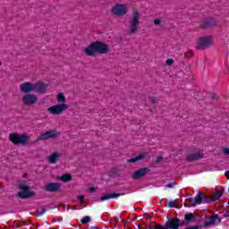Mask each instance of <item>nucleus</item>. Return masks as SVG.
<instances>
[{
    "mask_svg": "<svg viewBox=\"0 0 229 229\" xmlns=\"http://www.w3.org/2000/svg\"><path fill=\"white\" fill-rule=\"evenodd\" d=\"M108 46L101 41H95L87 47L84 50L88 56H94L95 55H106L108 53Z\"/></svg>",
    "mask_w": 229,
    "mask_h": 229,
    "instance_id": "1",
    "label": "nucleus"
},
{
    "mask_svg": "<svg viewBox=\"0 0 229 229\" xmlns=\"http://www.w3.org/2000/svg\"><path fill=\"white\" fill-rule=\"evenodd\" d=\"M56 101L59 105H55L47 108V112L51 115H60L69 108V106L65 104L66 99L64 93L57 94Z\"/></svg>",
    "mask_w": 229,
    "mask_h": 229,
    "instance_id": "2",
    "label": "nucleus"
},
{
    "mask_svg": "<svg viewBox=\"0 0 229 229\" xmlns=\"http://www.w3.org/2000/svg\"><path fill=\"white\" fill-rule=\"evenodd\" d=\"M140 25V13L137 9L132 12V17L130 21V26L127 30V35H135L139 31V26Z\"/></svg>",
    "mask_w": 229,
    "mask_h": 229,
    "instance_id": "3",
    "label": "nucleus"
},
{
    "mask_svg": "<svg viewBox=\"0 0 229 229\" xmlns=\"http://www.w3.org/2000/svg\"><path fill=\"white\" fill-rule=\"evenodd\" d=\"M182 226V220L178 217H173L168 219L165 225H162L160 224L155 225H148V229H178Z\"/></svg>",
    "mask_w": 229,
    "mask_h": 229,
    "instance_id": "4",
    "label": "nucleus"
},
{
    "mask_svg": "<svg viewBox=\"0 0 229 229\" xmlns=\"http://www.w3.org/2000/svg\"><path fill=\"white\" fill-rule=\"evenodd\" d=\"M9 140L14 146H26L30 140V136L28 134H19L17 132H12L9 134Z\"/></svg>",
    "mask_w": 229,
    "mask_h": 229,
    "instance_id": "5",
    "label": "nucleus"
},
{
    "mask_svg": "<svg viewBox=\"0 0 229 229\" xmlns=\"http://www.w3.org/2000/svg\"><path fill=\"white\" fill-rule=\"evenodd\" d=\"M18 188L21 191L17 193L18 198L21 199H28V198H33L35 196V191H30V186L24 183L19 184Z\"/></svg>",
    "mask_w": 229,
    "mask_h": 229,
    "instance_id": "6",
    "label": "nucleus"
},
{
    "mask_svg": "<svg viewBox=\"0 0 229 229\" xmlns=\"http://www.w3.org/2000/svg\"><path fill=\"white\" fill-rule=\"evenodd\" d=\"M111 13L113 15H117V17H123V15H126L128 13V8L125 4H116L112 9Z\"/></svg>",
    "mask_w": 229,
    "mask_h": 229,
    "instance_id": "7",
    "label": "nucleus"
},
{
    "mask_svg": "<svg viewBox=\"0 0 229 229\" xmlns=\"http://www.w3.org/2000/svg\"><path fill=\"white\" fill-rule=\"evenodd\" d=\"M21 101L25 106H31V105H35V103L38 101V97L34 94L27 93L22 97Z\"/></svg>",
    "mask_w": 229,
    "mask_h": 229,
    "instance_id": "8",
    "label": "nucleus"
},
{
    "mask_svg": "<svg viewBox=\"0 0 229 229\" xmlns=\"http://www.w3.org/2000/svg\"><path fill=\"white\" fill-rule=\"evenodd\" d=\"M148 173H151V169H149V167H143L135 171L132 174L131 178L132 180H140V178H144Z\"/></svg>",
    "mask_w": 229,
    "mask_h": 229,
    "instance_id": "9",
    "label": "nucleus"
},
{
    "mask_svg": "<svg viewBox=\"0 0 229 229\" xmlns=\"http://www.w3.org/2000/svg\"><path fill=\"white\" fill-rule=\"evenodd\" d=\"M55 137H58V131L56 130H50L39 135L38 140H47L49 139H55Z\"/></svg>",
    "mask_w": 229,
    "mask_h": 229,
    "instance_id": "10",
    "label": "nucleus"
},
{
    "mask_svg": "<svg viewBox=\"0 0 229 229\" xmlns=\"http://www.w3.org/2000/svg\"><path fill=\"white\" fill-rule=\"evenodd\" d=\"M201 203H210V199H208L205 193L199 192V194L195 197V201L192 207H196V205H201Z\"/></svg>",
    "mask_w": 229,
    "mask_h": 229,
    "instance_id": "11",
    "label": "nucleus"
},
{
    "mask_svg": "<svg viewBox=\"0 0 229 229\" xmlns=\"http://www.w3.org/2000/svg\"><path fill=\"white\" fill-rule=\"evenodd\" d=\"M210 36L200 38L197 44V49H207V47H210Z\"/></svg>",
    "mask_w": 229,
    "mask_h": 229,
    "instance_id": "12",
    "label": "nucleus"
},
{
    "mask_svg": "<svg viewBox=\"0 0 229 229\" xmlns=\"http://www.w3.org/2000/svg\"><path fill=\"white\" fill-rule=\"evenodd\" d=\"M47 89V86L42 81H38L33 84V91L37 92V94H46Z\"/></svg>",
    "mask_w": 229,
    "mask_h": 229,
    "instance_id": "13",
    "label": "nucleus"
},
{
    "mask_svg": "<svg viewBox=\"0 0 229 229\" xmlns=\"http://www.w3.org/2000/svg\"><path fill=\"white\" fill-rule=\"evenodd\" d=\"M44 191L47 192H58L60 191V183L47 182L44 187Z\"/></svg>",
    "mask_w": 229,
    "mask_h": 229,
    "instance_id": "14",
    "label": "nucleus"
},
{
    "mask_svg": "<svg viewBox=\"0 0 229 229\" xmlns=\"http://www.w3.org/2000/svg\"><path fill=\"white\" fill-rule=\"evenodd\" d=\"M218 221V223H221L223 221V218L219 217V215L214 214L209 216V220L204 222V226H212L216 225V222Z\"/></svg>",
    "mask_w": 229,
    "mask_h": 229,
    "instance_id": "15",
    "label": "nucleus"
},
{
    "mask_svg": "<svg viewBox=\"0 0 229 229\" xmlns=\"http://www.w3.org/2000/svg\"><path fill=\"white\" fill-rule=\"evenodd\" d=\"M21 92L24 94H30V92H33V83L31 82H23L20 84Z\"/></svg>",
    "mask_w": 229,
    "mask_h": 229,
    "instance_id": "16",
    "label": "nucleus"
},
{
    "mask_svg": "<svg viewBox=\"0 0 229 229\" xmlns=\"http://www.w3.org/2000/svg\"><path fill=\"white\" fill-rule=\"evenodd\" d=\"M201 158H203V153L201 152L191 153L186 157V160L188 162H196L198 160H201Z\"/></svg>",
    "mask_w": 229,
    "mask_h": 229,
    "instance_id": "17",
    "label": "nucleus"
},
{
    "mask_svg": "<svg viewBox=\"0 0 229 229\" xmlns=\"http://www.w3.org/2000/svg\"><path fill=\"white\" fill-rule=\"evenodd\" d=\"M120 196H124V193L112 192V193L106 194L105 196H102L99 199V201H106V199H114L116 198H120Z\"/></svg>",
    "mask_w": 229,
    "mask_h": 229,
    "instance_id": "18",
    "label": "nucleus"
},
{
    "mask_svg": "<svg viewBox=\"0 0 229 229\" xmlns=\"http://www.w3.org/2000/svg\"><path fill=\"white\" fill-rule=\"evenodd\" d=\"M148 157V152L140 153L139 156L127 159L128 164H135V162H140V160H144Z\"/></svg>",
    "mask_w": 229,
    "mask_h": 229,
    "instance_id": "19",
    "label": "nucleus"
},
{
    "mask_svg": "<svg viewBox=\"0 0 229 229\" xmlns=\"http://www.w3.org/2000/svg\"><path fill=\"white\" fill-rule=\"evenodd\" d=\"M60 157H62V155H60V153H58V152H53V153L48 157V163H49V164H56V162H58V160L60 159Z\"/></svg>",
    "mask_w": 229,
    "mask_h": 229,
    "instance_id": "20",
    "label": "nucleus"
},
{
    "mask_svg": "<svg viewBox=\"0 0 229 229\" xmlns=\"http://www.w3.org/2000/svg\"><path fill=\"white\" fill-rule=\"evenodd\" d=\"M216 24H217V21H216L215 19H210V20L205 21L202 23V28H212V27L216 26Z\"/></svg>",
    "mask_w": 229,
    "mask_h": 229,
    "instance_id": "21",
    "label": "nucleus"
},
{
    "mask_svg": "<svg viewBox=\"0 0 229 229\" xmlns=\"http://www.w3.org/2000/svg\"><path fill=\"white\" fill-rule=\"evenodd\" d=\"M61 182H64V183H67L72 180V176L69 174H64L63 176L60 178Z\"/></svg>",
    "mask_w": 229,
    "mask_h": 229,
    "instance_id": "22",
    "label": "nucleus"
},
{
    "mask_svg": "<svg viewBox=\"0 0 229 229\" xmlns=\"http://www.w3.org/2000/svg\"><path fill=\"white\" fill-rule=\"evenodd\" d=\"M184 219L186 221V225H189L192 219H194V214L192 213H188L184 216Z\"/></svg>",
    "mask_w": 229,
    "mask_h": 229,
    "instance_id": "23",
    "label": "nucleus"
},
{
    "mask_svg": "<svg viewBox=\"0 0 229 229\" xmlns=\"http://www.w3.org/2000/svg\"><path fill=\"white\" fill-rule=\"evenodd\" d=\"M221 196H223V191H216L213 197V199L215 201H217V199H219V198H221Z\"/></svg>",
    "mask_w": 229,
    "mask_h": 229,
    "instance_id": "24",
    "label": "nucleus"
},
{
    "mask_svg": "<svg viewBox=\"0 0 229 229\" xmlns=\"http://www.w3.org/2000/svg\"><path fill=\"white\" fill-rule=\"evenodd\" d=\"M81 223L82 225H87L88 223H90V216H85L81 220Z\"/></svg>",
    "mask_w": 229,
    "mask_h": 229,
    "instance_id": "25",
    "label": "nucleus"
},
{
    "mask_svg": "<svg viewBox=\"0 0 229 229\" xmlns=\"http://www.w3.org/2000/svg\"><path fill=\"white\" fill-rule=\"evenodd\" d=\"M111 173L112 174H115V176H119L121 170H119L118 168H112Z\"/></svg>",
    "mask_w": 229,
    "mask_h": 229,
    "instance_id": "26",
    "label": "nucleus"
},
{
    "mask_svg": "<svg viewBox=\"0 0 229 229\" xmlns=\"http://www.w3.org/2000/svg\"><path fill=\"white\" fill-rule=\"evenodd\" d=\"M168 207L170 208H176V202L175 201H170L168 202Z\"/></svg>",
    "mask_w": 229,
    "mask_h": 229,
    "instance_id": "27",
    "label": "nucleus"
},
{
    "mask_svg": "<svg viewBox=\"0 0 229 229\" xmlns=\"http://www.w3.org/2000/svg\"><path fill=\"white\" fill-rule=\"evenodd\" d=\"M173 64H174V59H167L166 60V65H173Z\"/></svg>",
    "mask_w": 229,
    "mask_h": 229,
    "instance_id": "28",
    "label": "nucleus"
},
{
    "mask_svg": "<svg viewBox=\"0 0 229 229\" xmlns=\"http://www.w3.org/2000/svg\"><path fill=\"white\" fill-rule=\"evenodd\" d=\"M161 160H164V157L162 156L156 157V164H160Z\"/></svg>",
    "mask_w": 229,
    "mask_h": 229,
    "instance_id": "29",
    "label": "nucleus"
},
{
    "mask_svg": "<svg viewBox=\"0 0 229 229\" xmlns=\"http://www.w3.org/2000/svg\"><path fill=\"white\" fill-rule=\"evenodd\" d=\"M186 201H188V203H194L195 199L192 197H190V198L186 199Z\"/></svg>",
    "mask_w": 229,
    "mask_h": 229,
    "instance_id": "30",
    "label": "nucleus"
},
{
    "mask_svg": "<svg viewBox=\"0 0 229 229\" xmlns=\"http://www.w3.org/2000/svg\"><path fill=\"white\" fill-rule=\"evenodd\" d=\"M160 22H162V20H160V19H156V20H154V24H155L156 26H158V24H160Z\"/></svg>",
    "mask_w": 229,
    "mask_h": 229,
    "instance_id": "31",
    "label": "nucleus"
},
{
    "mask_svg": "<svg viewBox=\"0 0 229 229\" xmlns=\"http://www.w3.org/2000/svg\"><path fill=\"white\" fill-rule=\"evenodd\" d=\"M46 214V208H42L38 211V216H44Z\"/></svg>",
    "mask_w": 229,
    "mask_h": 229,
    "instance_id": "32",
    "label": "nucleus"
},
{
    "mask_svg": "<svg viewBox=\"0 0 229 229\" xmlns=\"http://www.w3.org/2000/svg\"><path fill=\"white\" fill-rule=\"evenodd\" d=\"M77 199H80V201H84L85 196L84 195H79V196H77Z\"/></svg>",
    "mask_w": 229,
    "mask_h": 229,
    "instance_id": "33",
    "label": "nucleus"
},
{
    "mask_svg": "<svg viewBox=\"0 0 229 229\" xmlns=\"http://www.w3.org/2000/svg\"><path fill=\"white\" fill-rule=\"evenodd\" d=\"M223 153H225V155H229V148H223Z\"/></svg>",
    "mask_w": 229,
    "mask_h": 229,
    "instance_id": "34",
    "label": "nucleus"
},
{
    "mask_svg": "<svg viewBox=\"0 0 229 229\" xmlns=\"http://www.w3.org/2000/svg\"><path fill=\"white\" fill-rule=\"evenodd\" d=\"M150 102H152V104L155 105L157 103V99H155V98L151 97Z\"/></svg>",
    "mask_w": 229,
    "mask_h": 229,
    "instance_id": "35",
    "label": "nucleus"
},
{
    "mask_svg": "<svg viewBox=\"0 0 229 229\" xmlns=\"http://www.w3.org/2000/svg\"><path fill=\"white\" fill-rule=\"evenodd\" d=\"M212 98L215 99V101H217V99H219V97L217 95H213Z\"/></svg>",
    "mask_w": 229,
    "mask_h": 229,
    "instance_id": "36",
    "label": "nucleus"
},
{
    "mask_svg": "<svg viewBox=\"0 0 229 229\" xmlns=\"http://www.w3.org/2000/svg\"><path fill=\"white\" fill-rule=\"evenodd\" d=\"M94 191H96V188L94 187L89 188V192H94Z\"/></svg>",
    "mask_w": 229,
    "mask_h": 229,
    "instance_id": "37",
    "label": "nucleus"
},
{
    "mask_svg": "<svg viewBox=\"0 0 229 229\" xmlns=\"http://www.w3.org/2000/svg\"><path fill=\"white\" fill-rule=\"evenodd\" d=\"M225 177L229 180V170L225 173Z\"/></svg>",
    "mask_w": 229,
    "mask_h": 229,
    "instance_id": "38",
    "label": "nucleus"
},
{
    "mask_svg": "<svg viewBox=\"0 0 229 229\" xmlns=\"http://www.w3.org/2000/svg\"><path fill=\"white\" fill-rule=\"evenodd\" d=\"M166 187H168V189H171V187H173V183H168Z\"/></svg>",
    "mask_w": 229,
    "mask_h": 229,
    "instance_id": "39",
    "label": "nucleus"
},
{
    "mask_svg": "<svg viewBox=\"0 0 229 229\" xmlns=\"http://www.w3.org/2000/svg\"><path fill=\"white\" fill-rule=\"evenodd\" d=\"M225 217H228V215H225Z\"/></svg>",
    "mask_w": 229,
    "mask_h": 229,
    "instance_id": "40",
    "label": "nucleus"
},
{
    "mask_svg": "<svg viewBox=\"0 0 229 229\" xmlns=\"http://www.w3.org/2000/svg\"><path fill=\"white\" fill-rule=\"evenodd\" d=\"M2 65V63L0 62V66Z\"/></svg>",
    "mask_w": 229,
    "mask_h": 229,
    "instance_id": "41",
    "label": "nucleus"
}]
</instances>
